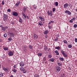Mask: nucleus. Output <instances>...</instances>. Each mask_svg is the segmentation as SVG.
Here are the masks:
<instances>
[{"label":"nucleus","mask_w":77,"mask_h":77,"mask_svg":"<svg viewBox=\"0 0 77 77\" xmlns=\"http://www.w3.org/2000/svg\"><path fill=\"white\" fill-rule=\"evenodd\" d=\"M64 57H67V55L66 54H64L63 55Z\"/></svg>","instance_id":"41"},{"label":"nucleus","mask_w":77,"mask_h":77,"mask_svg":"<svg viewBox=\"0 0 77 77\" xmlns=\"http://www.w3.org/2000/svg\"><path fill=\"white\" fill-rule=\"evenodd\" d=\"M34 38L35 39H37L38 38V36L37 35H36V34H35L34 35Z\"/></svg>","instance_id":"12"},{"label":"nucleus","mask_w":77,"mask_h":77,"mask_svg":"<svg viewBox=\"0 0 77 77\" xmlns=\"http://www.w3.org/2000/svg\"><path fill=\"white\" fill-rule=\"evenodd\" d=\"M34 75L35 77H39V76L36 74H34Z\"/></svg>","instance_id":"31"},{"label":"nucleus","mask_w":77,"mask_h":77,"mask_svg":"<svg viewBox=\"0 0 77 77\" xmlns=\"http://www.w3.org/2000/svg\"><path fill=\"white\" fill-rule=\"evenodd\" d=\"M13 54L14 53L10 51L8 52V55H9V56H13Z\"/></svg>","instance_id":"8"},{"label":"nucleus","mask_w":77,"mask_h":77,"mask_svg":"<svg viewBox=\"0 0 77 77\" xmlns=\"http://www.w3.org/2000/svg\"><path fill=\"white\" fill-rule=\"evenodd\" d=\"M55 5L56 6H58V5H59V3H58V2H56L55 3Z\"/></svg>","instance_id":"34"},{"label":"nucleus","mask_w":77,"mask_h":77,"mask_svg":"<svg viewBox=\"0 0 77 77\" xmlns=\"http://www.w3.org/2000/svg\"><path fill=\"white\" fill-rule=\"evenodd\" d=\"M54 41H59V38L57 37H56V38H55Z\"/></svg>","instance_id":"21"},{"label":"nucleus","mask_w":77,"mask_h":77,"mask_svg":"<svg viewBox=\"0 0 77 77\" xmlns=\"http://www.w3.org/2000/svg\"><path fill=\"white\" fill-rule=\"evenodd\" d=\"M3 69L4 71H5L7 72L8 71V69L7 68H6L5 67H3Z\"/></svg>","instance_id":"13"},{"label":"nucleus","mask_w":77,"mask_h":77,"mask_svg":"<svg viewBox=\"0 0 77 77\" xmlns=\"http://www.w3.org/2000/svg\"><path fill=\"white\" fill-rule=\"evenodd\" d=\"M5 29H8V27L7 26H5Z\"/></svg>","instance_id":"62"},{"label":"nucleus","mask_w":77,"mask_h":77,"mask_svg":"<svg viewBox=\"0 0 77 77\" xmlns=\"http://www.w3.org/2000/svg\"><path fill=\"white\" fill-rule=\"evenodd\" d=\"M8 41H12L13 39L12 38H8Z\"/></svg>","instance_id":"36"},{"label":"nucleus","mask_w":77,"mask_h":77,"mask_svg":"<svg viewBox=\"0 0 77 77\" xmlns=\"http://www.w3.org/2000/svg\"><path fill=\"white\" fill-rule=\"evenodd\" d=\"M50 22L51 23H54V21H53V20L51 21Z\"/></svg>","instance_id":"55"},{"label":"nucleus","mask_w":77,"mask_h":77,"mask_svg":"<svg viewBox=\"0 0 77 77\" xmlns=\"http://www.w3.org/2000/svg\"><path fill=\"white\" fill-rule=\"evenodd\" d=\"M7 35L8 34H7V33H5L4 35V36L5 37V38H6V37H7Z\"/></svg>","instance_id":"23"},{"label":"nucleus","mask_w":77,"mask_h":77,"mask_svg":"<svg viewBox=\"0 0 77 77\" xmlns=\"http://www.w3.org/2000/svg\"><path fill=\"white\" fill-rule=\"evenodd\" d=\"M23 16V17H24L25 18H27V17H26V14L24 15Z\"/></svg>","instance_id":"57"},{"label":"nucleus","mask_w":77,"mask_h":77,"mask_svg":"<svg viewBox=\"0 0 77 77\" xmlns=\"http://www.w3.org/2000/svg\"><path fill=\"white\" fill-rule=\"evenodd\" d=\"M48 28L50 29H51L52 28V26H48Z\"/></svg>","instance_id":"45"},{"label":"nucleus","mask_w":77,"mask_h":77,"mask_svg":"<svg viewBox=\"0 0 77 77\" xmlns=\"http://www.w3.org/2000/svg\"><path fill=\"white\" fill-rule=\"evenodd\" d=\"M3 74L2 73H0V77H3Z\"/></svg>","instance_id":"35"},{"label":"nucleus","mask_w":77,"mask_h":77,"mask_svg":"<svg viewBox=\"0 0 77 77\" xmlns=\"http://www.w3.org/2000/svg\"><path fill=\"white\" fill-rule=\"evenodd\" d=\"M19 21L20 23H22L23 22V19L20 17H19Z\"/></svg>","instance_id":"19"},{"label":"nucleus","mask_w":77,"mask_h":77,"mask_svg":"<svg viewBox=\"0 0 77 77\" xmlns=\"http://www.w3.org/2000/svg\"><path fill=\"white\" fill-rule=\"evenodd\" d=\"M65 74H63L62 75H61V76L60 77H65Z\"/></svg>","instance_id":"44"},{"label":"nucleus","mask_w":77,"mask_h":77,"mask_svg":"<svg viewBox=\"0 0 77 77\" xmlns=\"http://www.w3.org/2000/svg\"><path fill=\"white\" fill-rule=\"evenodd\" d=\"M38 24L39 26H42V25H43L44 24H42V23H38Z\"/></svg>","instance_id":"48"},{"label":"nucleus","mask_w":77,"mask_h":77,"mask_svg":"<svg viewBox=\"0 0 77 77\" xmlns=\"http://www.w3.org/2000/svg\"><path fill=\"white\" fill-rule=\"evenodd\" d=\"M10 77H14V76H13L12 75H11L10 76Z\"/></svg>","instance_id":"64"},{"label":"nucleus","mask_w":77,"mask_h":77,"mask_svg":"<svg viewBox=\"0 0 77 77\" xmlns=\"http://www.w3.org/2000/svg\"><path fill=\"white\" fill-rule=\"evenodd\" d=\"M68 4L67 3L64 5V8H68Z\"/></svg>","instance_id":"10"},{"label":"nucleus","mask_w":77,"mask_h":77,"mask_svg":"<svg viewBox=\"0 0 77 77\" xmlns=\"http://www.w3.org/2000/svg\"><path fill=\"white\" fill-rule=\"evenodd\" d=\"M22 15H23V16H24V15H25V14H24V12H22Z\"/></svg>","instance_id":"56"},{"label":"nucleus","mask_w":77,"mask_h":77,"mask_svg":"<svg viewBox=\"0 0 77 77\" xmlns=\"http://www.w3.org/2000/svg\"><path fill=\"white\" fill-rule=\"evenodd\" d=\"M20 64V66H21V67H22V66H24V62H21Z\"/></svg>","instance_id":"9"},{"label":"nucleus","mask_w":77,"mask_h":77,"mask_svg":"<svg viewBox=\"0 0 77 77\" xmlns=\"http://www.w3.org/2000/svg\"><path fill=\"white\" fill-rule=\"evenodd\" d=\"M23 71V73H26V72H27V70H26V69H24Z\"/></svg>","instance_id":"25"},{"label":"nucleus","mask_w":77,"mask_h":77,"mask_svg":"<svg viewBox=\"0 0 77 77\" xmlns=\"http://www.w3.org/2000/svg\"><path fill=\"white\" fill-rule=\"evenodd\" d=\"M52 57V55H48V57L49 58H51Z\"/></svg>","instance_id":"42"},{"label":"nucleus","mask_w":77,"mask_h":77,"mask_svg":"<svg viewBox=\"0 0 77 77\" xmlns=\"http://www.w3.org/2000/svg\"><path fill=\"white\" fill-rule=\"evenodd\" d=\"M57 65L58 66H62V63H57Z\"/></svg>","instance_id":"33"},{"label":"nucleus","mask_w":77,"mask_h":77,"mask_svg":"<svg viewBox=\"0 0 77 77\" xmlns=\"http://www.w3.org/2000/svg\"><path fill=\"white\" fill-rule=\"evenodd\" d=\"M69 22L70 23H72L73 22V21H72V19L71 20H70L69 21Z\"/></svg>","instance_id":"47"},{"label":"nucleus","mask_w":77,"mask_h":77,"mask_svg":"<svg viewBox=\"0 0 77 77\" xmlns=\"http://www.w3.org/2000/svg\"><path fill=\"white\" fill-rule=\"evenodd\" d=\"M69 7H70V8H72V5H71V4H69Z\"/></svg>","instance_id":"52"},{"label":"nucleus","mask_w":77,"mask_h":77,"mask_svg":"<svg viewBox=\"0 0 77 77\" xmlns=\"http://www.w3.org/2000/svg\"><path fill=\"white\" fill-rule=\"evenodd\" d=\"M55 68L57 71H60V69H61L60 67L58 66H55Z\"/></svg>","instance_id":"3"},{"label":"nucleus","mask_w":77,"mask_h":77,"mask_svg":"<svg viewBox=\"0 0 77 77\" xmlns=\"http://www.w3.org/2000/svg\"><path fill=\"white\" fill-rule=\"evenodd\" d=\"M27 10V8H26V7H24L23 8V11L24 12L26 13V10Z\"/></svg>","instance_id":"16"},{"label":"nucleus","mask_w":77,"mask_h":77,"mask_svg":"<svg viewBox=\"0 0 77 77\" xmlns=\"http://www.w3.org/2000/svg\"><path fill=\"white\" fill-rule=\"evenodd\" d=\"M56 11V9H55V8H53V9H52L53 12H54V11Z\"/></svg>","instance_id":"46"},{"label":"nucleus","mask_w":77,"mask_h":77,"mask_svg":"<svg viewBox=\"0 0 77 77\" xmlns=\"http://www.w3.org/2000/svg\"><path fill=\"white\" fill-rule=\"evenodd\" d=\"M20 3V2H18L15 4V6H19Z\"/></svg>","instance_id":"22"},{"label":"nucleus","mask_w":77,"mask_h":77,"mask_svg":"<svg viewBox=\"0 0 77 77\" xmlns=\"http://www.w3.org/2000/svg\"><path fill=\"white\" fill-rule=\"evenodd\" d=\"M55 49H57V50H59L60 49V47L59 46H57V47H55Z\"/></svg>","instance_id":"27"},{"label":"nucleus","mask_w":77,"mask_h":77,"mask_svg":"<svg viewBox=\"0 0 77 77\" xmlns=\"http://www.w3.org/2000/svg\"><path fill=\"white\" fill-rule=\"evenodd\" d=\"M3 20L5 22H6L7 21V20H8V15L6 14H4L3 15Z\"/></svg>","instance_id":"1"},{"label":"nucleus","mask_w":77,"mask_h":77,"mask_svg":"<svg viewBox=\"0 0 77 77\" xmlns=\"http://www.w3.org/2000/svg\"><path fill=\"white\" fill-rule=\"evenodd\" d=\"M38 56H39H39L41 57L42 56V53H38Z\"/></svg>","instance_id":"17"},{"label":"nucleus","mask_w":77,"mask_h":77,"mask_svg":"<svg viewBox=\"0 0 77 77\" xmlns=\"http://www.w3.org/2000/svg\"><path fill=\"white\" fill-rule=\"evenodd\" d=\"M11 23L12 24L14 25V24H15V22H11Z\"/></svg>","instance_id":"54"},{"label":"nucleus","mask_w":77,"mask_h":77,"mask_svg":"<svg viewBox=\"0 0 77 77\" xmlns=\"http://www.w3.org/2000/svg\"><path fill=\"white\" fill-rule=\"evenodd\" d=\"M75 42H77V38H75Z\"/></svg>","instance_id":"51"},{"label":"nucleus","mask_w":77,"mask_h":77,"mask_svg":"<svg viewBox=\"0 0 77 77\" xmlns=\"http://www.w3.org/2000/svg\"><path fill=\"white\" fill-rule=\"evenodd\" d=\"M14 68H17V65H15L14 66Z\"/></svg>","instance_id":"58"},{"label":"nucleus","mask_w":77,"mask_h":77,"mask_svg":"<svg viewBox=\"0 0 77 77\" xmlns=\"http://www.w3.org/2000/svg\"><path fill=\"white\" fill-rule=\"evenodd\" d=\"M10 36L12 38H13V37H14V36H15V35L12 32H11L10 33Z\"/></svg>","instance_id":"7"},{"label":"nucleus","mask_w":77,"mask_h":77,"mask_svg":"<svg viewBox=\"0 0 77 77\" xmlns=\"http://www.w3.org/2000/svg\"><path fill=\"white\" fill-rule=\"evenodd\" d=\"M12 15L15 17H17L18 15V14L17 12L14 11L12 12Z\"/></svg>","instance_id":"2"},{"label":"nucleus","mask_w":77,"mask_h":77,"mask_svg":"<svg viewBox=\"0 0 77 77\" xmlns=\"http://www.w3.org/2000/svg\"><path fill=\"white\" fill-rule=\"evenodd\" d=\"M54 59L53 58L50 59L49 60V62H54Z\"/></svg>","instance_id":"11"},{"label":"nucleus","mask_w":77,"mask_h":77,"mask_svg":"<svg viewBox=\"0 0 77 77\" xmlns=\"http://www.w3.org/2000/svg\"><path fill=\"white\" fill-rule=\"evenodd\" d=\"M24 69V68L23 67H21L20 68V71H23Z\"/></svg>","instance_id":"29"},{"label":"nucleus","mask_w":77,"mask_h":77,"mask_svg":"<svg viewBox=\"0 0 77 77\" xmlns=\"http://www.w3.org/2000/svg\"><path fill=\"white\" fill-rule=\"evenodd\" d=\"M63 42L64 43H65V44H67V41L65 40H64L63 41Z\"/></svg>","instance_id":"38"},{"label":"nucleus","mask_w":77,"mask_h":77,"mask_svg":"<svg viewBox=\"0 0 77 77\" xmlns=\"http://www.w3.org/2000/svg\"><path fill=\"white\" fill-rule=\"evenodd\" d=\"M59 59L60 60H62V61H63L64 60L63 58V57H60Z\"/></svg>","instance_id":"30"},{"label":"nucleus","mask_w":77,"mask_h":77,"mask_svg":"<svg viewBox=\"0 0 77 77\" xmlns=\"http://www.w3.org/2000/svg\"><path fill=\"white\" fill-rule=\"evenodd\" d=\"M47 13L48 15L49 16L50 15V16H52L53 15V14L52 13V11H50V13L49 11H48Z\"/></svg>","instance_id":"4"},{"label":"nucleus","mask_w":77,"mask_h":77,"mask_svg":"<svg viewBox=\"0 0 77 77\" xmlns=\"http://www.w3.org/2000/svg\"><path fill=\"white\" fill-rule=\"evenodd\" d=\"M54 53H56V55H59V54L58 53V51H54Z\"/></svg>","instance_id":"18"},{"label":"nucleus","mask_w":77,"mask_h":77,"mask_svg":"<svg viewBox=\"0 0 77 77\" xmlns=\"http://www.w3.org/2000/svg\"><path fill=\"white\" fill-rule=\"evenodd\" d=\"M12 71H13L14 72H17V70L15 69H14Z\"/></svg>","instance_id":"37"},{"label":"nucleus","mask_w":77,"mask_h":77,"mask_svg":"<svg viewBox=\"0 0 77 77\" xmlns=\"http://www.w3.org/2000/svg\"><path fill=\"white\" fill-rule=\"evenodd\" d=\"M77 25L76 24H75L73 26L74 27V28H76V27H77Z\"/></svg>","instance_id":"40"},{"label":"nucleus","mask_w":77,"mask_h":77,"mask_svg":"<svg viewBox=\"0 0 77 77\" xmlns=\"http://www.w3.org/2000/svg\"><path fill=\"white\" fill-rule=\"evenodd\" d=\"M4 50H8V48H4Z\"/></svg>","instance_id":"39"},{"label":"nucleus","mask_w":77,"mask_h":77,"mask_svg":"<svg viewBox=\"0 0 77 77\" xmlns=\"http://www.w3.org/2000/svg\"><path fill=\"white\" fill-rule=\"evenodd\" d=\"M44 49L45 50H47V49H48V48L47 47V46L46 45L44 46Z\"/></svg>","instance_id":"26"},{"label":"nucleus","mask_w":77,"mask_h":77,"mask_svg":"<svg viewBox=\"0 0 77 77\" xmlns=\"http://www.w3.org/2000/svg\"><path fill=\"white\" fill-rule=\"evenodd\" d=\"M2 5H5V2L4 1H2Z\"/></svg>","instance_id":"43"},{"label":"nucleus","mask_w":77,"mask_h":77,"mask_svg":"<svg viewBox=\"0 0 77 77\" xmlns=\"http://www.w3.org/2000/svg\"><path fill=\"white\" fill-rule=\"evenodd\" d=\"M27 18L29 20V17H28V16H27Z\"/></svg>","instance_id":"61"},{"label":"nucleus","mask_w":77,"mask_h":77,"mask_svg":"<svg viewBox=\"0 0 77 77\" xmlns=\"http://www.w3.org/2000/svg\"><path fill=\"white\" fill-rule=\"evenodd\" d=\"M43 60H46V57H45L43 58Z\"/></svg>","instance_id":"53"},{"label":"nucleus","mask_w":77,"mask_h":77,"mask_svg":"<svg viewBox=\"0 0 77 77\" xmlns=\"http://www.w3.org/2000/svg\"><path fill=\"white\" fill-rule=\"evenodd\" d=\"M33 7L34 9L35 10L37 8V6H36V5H33Z\"/></svg>","instance_id":"20"},{"label":"nucleus","mask_w":77,"mask_h":77,"mask_svg":"<svg viewBox=\"0 0 77 77\" xmlns=\"http://www.w3.org/2000/svg\"><path fill=\"white\" fill-rule=\"evenodd\" d=\"M68 48H72V45H68Z\"/></svg>","instance_id":"24"},{"label":"nucleus","mask_w":77,"mask_h":77,"mask_svg":"<svg viewBox=\"0 0 77 77\" xmlns=\"http://www.w3.org/2000/svg\"><path fill=\"white\" fill-rule=\"evenodd\" d=\"M61 53L63 55L64 54H65V51H63L62 50H61Z\"/></svg>","instance_id":"32"},{"label":"nucleus","mask_w":77,"mask_h":77,"mask_svg":"<svg viewBox=\"0 0 77 77\" xmlns=\"http://www.w3.org/2000/svg\"><path fill=\"white\" fill-rule=\"evenodd\" d=\"M47 38H48V35H47L45 36V38H46V39H47Z\"/></svg>","instance_id":"59"},{"label":"nucleus","mask_w":77,"mask_h":77,"mask_svg":"<svg viewBox=\"0 0 77 77\" xmlns=\"http://www.w3.org/2000/svg\"><path fill=\"white\" fill-rule=\"evenodd\" d=\"M39 18L40 20H41V21H44L45 20V19H44V18L42 17V16H40Z\"/></svg>","instance_id":"6"},{"label":"nucleus","mask_w":77,"mask_h":77,"mask_svg":"<svg viewBox=\"0 0 77 77\" xmlns=\"http://www.w3.org/2000/svg\"><path fill=\"white\" fill-rule=\"evenodd\" d=\"M2 30H3V31H6V28L4 27H2Z\"/></svg>","instance_id":"15"},{"label":"nucleus","mask_w":77,"mask_h":77,"mask_svg":"<svg viewBox=\"0 0 77 77\" xmlns=\"http://www.w3.org/2000/svg\"><path fill=\"white\" fill-rule=\"evenodd\" d=\"M65 13L66 14H67L68 15H71L72 14L71 12L68 10H66L65 11Z\"/></svg>","instance_id":"5"},{"label":"nucleus","mask_w":77,"mask_h":77,"mask_svg":"<svg viewBox=\"0 0 77 77\" xmlns=\"http://www.w3.org/2000/svg\"><path fill=\"white\" fill-rule=\"evenodd\" d=\"M75 20V17H73L72 19V20H73V21H74Z\"/></svg>","instance_id":"49"},{"label":"nucleus","mask_w":77,"mask_h":77,"mask_svg":"<svg viewBox=\"0 0 77 77\" xmlns=\"http://www.w3.org/2000/svg\"><path fill=\"white\" fill-rule=\"evenodd\" d=\"M7 12H11V9H8L7 10Z\"/></svg>","instance_id":"50"},{"label":"nucleus","mask_w":77,"mask_h":77,"mask_svg":"<svg viewBox=\"0 0 77 77\" xmlns=\"http://www.w3.org/2000/svg\"><path fill=\"white\" fill-rule=\"evenodd\" d=\"M29 47L30 49H32L33 48V46L30 45H29Z\"/></svg>","instance_id":"28"},{"label":"nucleus","mask_w":77,"mask_h":77,"mask_svg":"<svg viewBox=\"0 0 77 77\" xmlns=\"http://www.w3.org/2000/svg\"><path fill=\"white\" fill-rule=\"evenodd\" d=\"M27 48V46H24V48Z\"/></svg>","instance_id":"60"},{"label":"nucleus","mask_w":77,"mask_h":77,"mask_svg":"<svg viewBox=\"0 0 77 77\" xmlns=\"http://www.w3.org/2000/svg\"><path fill=\"white\" fill-rule=\"evenodd\" d=\"M48 33V31L46 30L44 32V35H47Z\"/></svg>","instance_id":"14"},{"label":"nucleus","mask_w":77,"mask_h":77,"mask_svg":"<svg viewBox=\"0 0 77 77\" xmlns=\"http://www.w3.org/2000/svg\"><path fill=\"white\" fill-rule=\"evenodd\" d=\"M2 42V39H0V42Z\"/></svg>","instance_id":"63"}]
</instances>
